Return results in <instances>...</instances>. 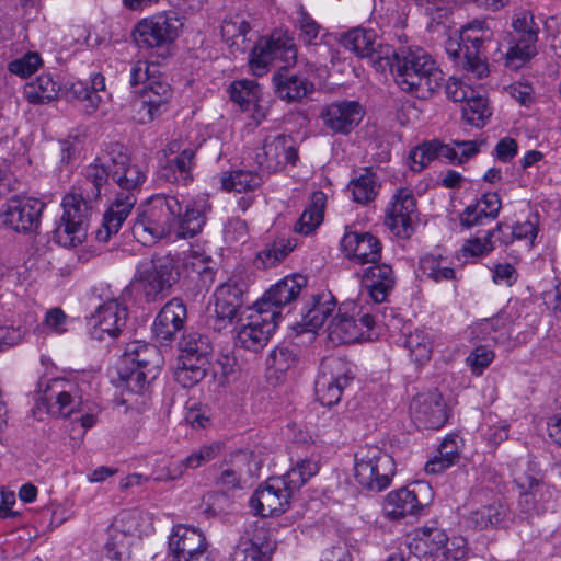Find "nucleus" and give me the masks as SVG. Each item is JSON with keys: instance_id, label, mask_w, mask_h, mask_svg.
Returning <instances> with one entry per match:
<instances>
[{"instance_id": "c85d7f7f", "label": "nucleus", "mask_w": 561, "mask_h": 561, "mask_svg": "<svg viewBox=\"0 0 561 561\" xmlns=\"http://www.w3.org/2000/svg\"><path fill=\"white\" fill-rule=\"evenodd\" d=\"M245 284L228 280L217 287L215 297V313L219 322L230 323L244 304Z\"/></svg>"}, {"instance_id": "69168bd1", "label": "nucleus", "mask_w": 561, "mask_h": 561, "mask_svg": "<svg viewBox=\"0 0 561 561\" xmlns=\"http://www.w3.org/2000/svg\"><path fill=\"white\" fill-rule=\"evenodd\" d=\"M157 66L149 64L146 60H137L130 65L129 83L136 88L140 84L148 85L151 78L156 77Z\"/></svg>"}, {"instance_id": "6e6552de", "label": "nucleus", "mask_w": 561, "mask_h": 561, "mask_svg": "<svg viewBox=\"0 0 561 561\" xmlns=\"http://www.w3.org/2000/svg\"><path fill=\"white\" fill-rule=\"evenodd\" d=\"M182 22L175 12H162L137 22L131 32L134 43L140 49L161 50L159 56L167 58L170 46L179 36Z\"/></svg>"}, {"instance_id": "680f3d73", "label": "nucleus", "mask_w": 561, "mask_h": 561, "mask_svg": "<svg viewBox=\"0 0 561 561\" xmlns=\"http://www.w3.org/2000/svg\"><path fill=\"white\" fill-rule=\"evenodd\" d=\"M221 451L219 443H211L203 445L198 449L192 451L184 460L183 463L186 469H196L210 460L215 459Z\"/></svg>"}, {"instance_id": "de8ad7c7", "label": "nucleus", "mask_w": 561, "mask_h": 561, "mask_svg": "<svg viewBox=\"0 0 561 561\" xmlns=\"http://www.w3.org/2000/svg\"><path fill=\"white\" fill-rule=\"evenodd\" d=\"M208 365L209 363L182 358V365L175 369L174 378L183 388H192L205 378Z\"/></svg>"}, {"instance_id": "7ed1b4c3", "label": "nucleus", "mask_w": 561, "mask_h": 561, "mask_svg": "<svg viewBox=\"0 0 561 561\" xmlns=\"http://www.w3.org/2000/svg\"><path fill=\"white\" fill-rule=\"evenodd\" d=\"M111 183L117 185L115 199L104 213L102 224L95 231V239L107 242L116 234L137 203V193L140 192L147 175L130 157L123 151L119 145L110 149Z\"/></svg>"}, {"instance_id": "c756f323", "label": "nucleus", "mask_w": 561, "mask_h": 561, "mask_svg": "<svg viewBox=\"0 0 561 561\" xmlns=\"http://www.w3.org/2000/svg\"><path fill=\"white\" fill-rule=\"evenodd\" d=\"M362 283L371 300L381 304L394 288V272L389 264L378 262L364 270Z\"/></svg>"}, {"instance_id": "39448f33", "label": "nucleus", "mask_w": 561, "mask_h": 561, "mask_svg": "<svg viewBox=\"0 0 561 561\" xmlns=\"http://www.w3.org/2000/svg\"><path fill=\"white\" fill-rule=\"evenodd\" d=\"M394 318L393 310H386L371 314L358 308L355 301L344 302L339 309V313L328 325V336L333 343H354L366 339L376 323L390 325L388 318Z\"/></svg>"}, {"instance_id": "58836bf2", "label": "nucleus", "mask_w": 561, "mask_h": 561, "mask_svg": "<svg viewBox=\"0 0 561 561\" xmlns=\"http://www.w3.org/2000/svg\"><path fill=\"white\" fill-rule=\"evenodd\" d=\"M379 187L376 173L371 169H365L364 173L351 180L347 190L355 203L365 205L375 199Z\"/></svg>"}, {"instance_id": "72a5a7b5", "label": "nucleus", "mask_w": 561, "mask_h": 561, "mask_svg": "<svg viewBox=\"0 0 561 561\" xmlns=\"http://www.w3.org/2000/svg\"><path fill=\"white\" fill-rule=\"evenodd\" d=\"M335 301L331 294L312 295L301 309L300 325L304 331L313 332L321 328L328 317L333 312Z\"/></svg>"}, {"instance_id": "2eb2a0df", "label": "nucleus", "mask_w": 561, "mask_h": 561, "mask_svg": "<svg viewBox=\"0 0 561 561\" xmlns=\"http://www.w3.org/2000/svg\"><path fill=\"white\" fill-rule=\"evenodd\" d=\"M297 160L295 140L287 135L266 137L261 151L255 154L259 168L267 174L280 171L287 164L295 165Z\"/></svg>"}, {"instance_id": "473e14b6", "label": "nucleus", "mask_w": 561, "mask_h": 561, "mask_svg": "<svg viewBox=\"0 0 561 561\" xmlns=\"http://www.w3.org/2000/svg\"><path fill=\"white\" fill-rule=\"evenodd\" d=\"M171 256L174 260L179 279L182 275L190 278L197 276L204 286L213 282L215 272L209 265V256L198 253L197 251L175 253L171 254Z\"/></svg>"}, {"instance_id": "774afa93", "label": "nucleus", "mask_w": 561, "mask_h": 561, "mask_svg": "<svg viewBox=\"0 0 561 561\" xmlns=\"http://www.w3.org/2000/svg\"><path fill=\"white\" fill-rule=\"evenodd\" d=\"M543 490L520 492L518 501L520 510L528 516L539 515L543 513L546 510L543 504L541 503V501L543 500Z\"/></svg>"}, {"instance_id": "f03ea898", "label": "nucleus", "mask_w": 561, "mask_h": 561, "mask_svg": "<svg viewBox=\"0 0 561 561\" xmlns=\"http://www.w3.org/2000/svg\"><path fill=\"white\" fill-rule=\"evenodd\" d=\"M282 60L284 66L272 77L274 92L287 103L300 102L314 91V83L304 75L287 70L297 59L294 38L286 33H273L270 38H260L251 50L249 65L254 76L261 77L268 71L274 60Z\"/></svg>"}, {"instance_id": "f3484780", "label": "nucleus", "mask_w": 561, "mask_h": 561, "mask_svg": "<svg viewBox=\"0 0 561 561\" xmlns=\"http://www.w3.org/2000/svg\"><path fill=\"white\" fill-rule=\"evenodd\" d=\"M168 547V553L173 561L211 559L207 552L208 545L205 535L192 527L174 526L169 536Z\"/></svg>"}, {"instance_id": "412c9836", "label": "nucleus", "mask_w": 561, "mask_h": 561, "mask_svg": "<svg viewBox=\"0 0 561 561\" xmlns=\"http://www.w3.org/2000/svg\"><path fill=\"white\" fill-rule=\"evenodd\" d=\"M291 495L280 479L270 478L250 497V507L261 517L279 516L290 504Z\"/></svg>"}, {"instance_id": "1a4fd4ad", "label": "nucleus", "mask_w": 561, "mask_h": 561, "mask_svg": "<svg viewBox=\"0 0 561 561\" xmlns=\"http://www.w3.org/2000/svg\"><path fill=\"white\" fill-rule=\"evenodd\" d=\"M354 377V365L351 362L336 356L324 358L314 382L317 399L322 405L337 404L344 389L350 386Z\"/></svg>"}, {"instance_id": "ea45409f", "label": "nucleus", "mask_w": 561, "mask_h": 561, "mask_svg": "<svg viewBox=\"0 0 561 561\" xmlns=\"http://www.w3.org/2000/svg\"><path fill=\"white\" fill-rule=\"evenodd\" d=\"M58 91L59 84L49 73L38 76L35 81L24 88L27 101L33 104H44L55 100Z\"/></svg>"}, {"instance_id": "5701e85b", "label": "nucleus", "mask_w": 561, "mask_h": 561, "mask_svg": "<svg viewBox=\"0 0 561 561\" xmlns=\"http://www.w3.org/2000/svg\"><path fill=\"white\" fill-rule=\"evenodd\" d=\"M430 489L427 484L415 483L412 488L391 491L385 499V516L390 520H401L408 516L421 515L426 504L419 499V493Z\"/></svg>"}, {"instance_id": "13d9d810", "label": "nucleus", "mask_w": 561, "mask_h": 561, "mask_svg": "<svg viewBox=\"0 0 561 561\" xmlns=\"http://www.w3.org/2000/svg\"><path fill=\"white\" fill-rule=\"evenodd\" d=\"M297 25L299 27V39L306 45L314 44L321 26L318 22L305 10L304 5L297 9Z\"/></svg>"}, {"instance_id": "5fc2aeb1", "label": "nucleus", "mask_w": 561, "mask_h": 561, "mask_svg": "<svg viewBox=\"0 0 561 561\" xmlns=\"http://www.w3.org/2000/svg\"><path fill=\"white\" fill-rule=\"evenodd\" d=\"M42 65L43 60L37 51H27L20 58L10 61L8 70L20 78H27L36 72Z\"/></svg>"}, {"instance_id": "9d476101", "label": "nucleus", "mask_w": 561, "mask_h": 561, "mask_svg": "<svg viewBox=\"0 0 561 561\" xmlns=\"http://www.w3.org/2000/svg\"><path fill=\"white\" fill-rule=\"evenodd\" d=\"M174 264L171 253H168L138 268L136 280L147 302L162 299L179 282Z\"/></svg>"}, {"instance_id": "e433bc0d", "label": "nucleus", "mask_w": 561, "mask_h": 561, "mask_svg": "<svg viewBox=\"0 0 561 561\" xmlns=\"http://www.w3.org/2000/svg\"><path fill=\"white\" fill-rule=\"evenodd\" d=\"M450 153L451 151L448 146H445V144L438 140L423 142L410 151L409 164L411 170L420 172L433 160L437 158H445V156Z\"/></svg>"}, {"instance_id": "6ab92c4d", "label": "nucleus", "mask_w": 561, "mask_h": 561, "mask_svg": "<svg viewBox=\"0 0 561 561\" xmlns=\"http://www.w3.org/2000/svg\"><path fill=\"white\" fill-rule=\"evenodd\" d=\"M128 308L117 299L100 305L89 320L91 336L96 340L116 339L126 327Z\"/></svg>"}, {"instance_id": "6e6d98bb", "label": "nucleus", "mask_w": 561, "mask_h": 561, "mask_svg": "<svg viewBox=\"0 0 561 561\" xmlns=\"http://www.w3.org/2000/svg\"><path fill=\"white\" fill-rule=\"evenodd\" d=\"M68 316L60 307H54L49 309L37 327L36 331L38 334L55 333L64 334L67 331Z\"/></svg>"}, {"instance_id": "8fccbe9b", "label": "nucleus", "mask_w": 561, "mask_h": 561, "mask_svg": "<svg viewBox=\"0 0 561 561\" xmlns=\"http://www.w3.org/2000/svg\"><path fill=\"white\" fill-rule=\"evenodd\" d=\"M405 347L409 350L412 360L416 364L428 360L432 354V342L423 331L415 330L409 334L405 339Z\"/></svg>"}, {"instance_id": "79ce46f5", "label": "nucleus", "mask_w": 561, "mask_h": 561, "mask_svg": "<svg viewBox=\"0 0 561 561\" xmlns=\"http://www.w3.org/2000/svg\"><path fill=\"white\" fill-rule=\"evenodd\" d=\"M296 247L289 239H278L266 244L254 260L257 268H271L282 262Z\"/></svg>"}, {"instance_id": "dca6fc26", "label": "nucleus", "mask_w": 561, "mask_h": 561, "mask_svg": "<svg viewBox=\"0 0 561 561\" xmlns=\"http://www.w3.org/2000/svg\"><path fill=\"white\" fill-rule=\"evenodd\" d=\"M364 106L355 100H339L322 107L320 118L323 126L333 134L348 135L363 121Z\"/></svg>"}, {"instance_id": "0e129e2a", "label": "nucleus", "mask_w": 561, "mask_h": 561, "mask_svg": "<svg viewBox=\"0 0 561 561\" xmlns=\"http://www.w3.org/2000/svg\"><path fill=\"white\" fill-rule=\"evenodd\" d=\"M493 359V351L484 345H480L471 351V353L466 358V363L470 367L472 374L480 376Z\"/></svg>"}, {"instance_id": "20e7f679", "label": "nucleus", "mask_w": 561, "mask_h": 561, "mask_svg": "<svg viewBox=\"0 0 561 561\" xmlns=\"http://www.w3.org/2000/svg\"><path fill=\"white\" fill-rule=\"evenodd\" d=\"M392 56L394 79L402 91L425 100L442 87L444 73L422 47H401Z\"/></svg>"}, {"instance_id": "864d4df0", "label": "nucleus", "mask_w": 561, "mask_h": 561, "mask_svg": "<svg viewBox=\"0 0 561 561\" xmlns=\"http://www.w3.org/2000/svg\"><path fill=\"white\" fill-rule=\"evenodd\" d=\"M483 141L476 140H451L450 144H445L448 146L451 153L445 156V159L453 164H462L479 152V146L482 145Z\"/></svg>"}, {"instance_id": "f257e3e1", "label": "nucleus", "mask_w": 561, "mask_h": 561, "mask_svg": "<svg viewBox=\"0 0 561 561\" xmlns=\"http://www.w3.org/2000/svg\"><path fill=\"white\" fill-rule=\"evenodd\" d=\"M210 210L205 197L192 199L183 207L176 196L154 194L138 206L131 233L144 245L164 238H194L202 232Z\"/></svg>"}, {"instance_id": "a19ab883", "label": "nucleus", "mask_w": 561, "mask_h": 561, "mask_svg": "<svg viewBox=\"0 0 561 561\" xmlns=\"http://www.w3.org/2000/svg\"><path fill=\"white\" fill-rule=\"evenodd\" d=\"M341 44L356 56L365 58L376 47V35L373 31L356 27L342 35Z\"/></svg>"}, {"instance_id": "b1692460", "label": "nucleus", "mask_w": 561, "mask_h": 561, "mask_svg": "<svg viewBox=\"0 0 561 561\" xmlns=\"http://www.w3.org/2000/svg\"><path fill=\"white\" fill-rule=\"evenodd\" d=\"M186 320L187 309L184 301L178 297L170 299L152 323L154 339L164 345L172 343L178 333L184 329Z\"/></svg>"}, {"instance_id": "bf43d9fd", "label": "nucleus", "mask_w": 561, "mask_h": 561, "mask_svg": "<svg viewBox=\"0 0 561 561\" xmlns=\"http://www.w3.org/2000/svg\"><path fill=\"white\" fill-rule=\"evenodd\" d=\"M272 547L268 542H260V538H253L241 542L237 553L243 554L242 561H268Z\"/></svg>"}, {"instance_id": "a211bd4d", "label": "nucleus", "mask_w": 561, "mask_h": 561, "mask_svg": "<svg viewBox=\"0 0 561 561\" xmlns=\"http://www.w3.org/2000/svg\"><path fill=\"white\" fill-rule=\"evenodd\" d=\"M275 316V311H262L255 306L253 313L249 316V321L238 331L237 344L253 352L262 350L278 325Z\"/></svg>"}, {"instance_id": "338daca9", "label": "nucleus", "mask_w": 561, "mask_h": 561, "mask_svg": "<svg viewBox=\"0 0 561 561\" xmlns=\"http://www.w3.org/2000/svg\"><path fill=\"white\" fill-rule=\"evenodd\" d=\"M463 538L449 539L445 546H438V549H430V553L436 557L442 556L443 561H459L466 556Z\"/></svg>"}, {"instance_id": "e2e57ef3", "label": "nucleus", "mask_w": 561, "mask_h": 561, "mask_svg": "<svg viewBox=\"0 0 561 561\" xmlns=\"http://www.w3.org/2000/svg\"><path fill=\"white\" fill-rule=\"evenodd\" d=\"M502 224H497L492 230H488L482 237H476L468 242L466 251L473 256H480L490 253L494 250L493 237L496 232H501Z\"/></svg>"}, {"instance_id": "a878e982", "label": "nucleus", "mask_w": 561, "mask_h": 561, "mask_svg": "<svg viewBox=\"0 0 561 561\" xmlns=\"http://www.w3.org/2000/svg\"><path fill=\"white\" fill-rule=\"evenodd\" d=\"M381 243L370 232L346 231L341 240L345 257L356 264H375L381 259Z\"/></svg>"}, {"instance_id": "4468645a", "label": "nucleus", "mask_w": 561, "mask_h": 561, "mask_svg": "<svg viewBox=\"0 0 561 561\" xmlns=\"http://www.w3.org/2000/svg\"><path fill=\"white\" fill-rule=\"evenodd\" d=\"M39 383L38 397L36 398V408L53 416H70L76 407L83 402L82 393L72 396L70 388L72 385L64 379L47 380L45 388Z\"/></svg>"}, {"instance_id": "2f4dec72", "label": "nucleus", "mask_w": 561, "mask_h": 561, "mask_svg": "<svg viewBox=\"0 0 561 561\" xmlns=\"http://www.w3.org/2000/svg\"><path fill=\"white\" fill-rule=\"evenodd\" d=\"M501 198L497 193H485L474 204L465 208L460 214V224L465 228L482 226L493 221L500 213Z\"/></svg>"}, {"instance_id": "ddd939ff", "label": "nucleus", "mask_w": 561, "mask_h": 561, "mask_svg": "<svg viewBox=\"0 0 561 561\" xmlns=\"http://www.w3.org/2000/svg\"><path fill=\"white\" fill-rule=\"evenodd\" d=\"M416 219V199L413 192L407 187L398 188L386 208V226L398 238L407 239L414 232Z\"/></svg>"}, {"instance_id": "9b49d317", "label": "nucleus", "mask_w": 561, "mask_h": 561, "mask_svg": "<svg viewBox=\"0 0 561 561\" xmlns=\"http://www.w3.org/2000/svg\"><path fill=\"white\" fill-rule=\"evenodd\" d=\"M492 32L485 21L474 20L462 27L460 39L465 47L462 69L477 79L488 76L485 43L491 42Z\"/></svg>"}, {"instance_id": "cd10ccee", "label": "nucleus", "mask_w": 561, "mask_h": 561, "mask_svg": "<svg viewBox=\"0 0 561 561\" xmlns=\"http://www.w3.org/2000/svg\"><path fill=\"white\" fill-rule=\"evenodd\" d=\"M110 151L98 157L84 168L79 190L88 199L98 201L111 185Z\"/></svg>"}, {"instance_id": "3c124183", "label": "nucleus", "mask_w": 561, "mask_h": 561, "mask_svg": "<svg viewBox=\"0 0 561 561\" xmlns=\"http://www.w3.org/2000/svg\"><path fill=\"white\" fill-rule=\"evenodd\" d=\"M466 104L462 107V118L466 121L469 125L474 127H482L485 124V121L491 115V112L489 111L486 100L477 96V98H469L466 100Z\"/></svg>"}, {"instance_id": "0eeeda50", "label": "nucleus", "mask_w": 561, "mask_h": 561, "mask_svg": "<svg viewBox=\"0 0 561 561\" xmlns=\"http://www.w3.org/2000/svg\"><path fill=\"white\" fill-rule=\"evenodd\" d=\"M92 202L80 193H69L64 197V213L53 231L54 240L58 244L72 248L85 240L93 214Z\"/></svg>"}, {"instance_id": "f704fd0d", "label": "nucleus", "mask_w": 561, "mask_h": 561, "mask_svg": "<svg viewBox=\"0 0 561 561\" xmlns=\"http://www.w3.org/2000/svg\"><path fill=\"white\" fill-rule=\"evenodd\" d=\"M459 458L458 437L447 436L437 448L436 455L426 462L425 471L432 474L442 473L457 463Z\"/></svg>"}, {"instance_id": "c03bdc74", "label": "nucleus", "mask_w": 561, "mask_h": 561, "mask_svg": "<svg viewBox=\"0 0 561 561\" xmlns=\"http://www.w3.org/2000/svg\"><path fill=\"white\" fill-rule=\"evenodd\" d=\"M230 99L237 103L242 111L251 110L254 102H260L262 89L254 80H238L229 88Z\"/></svg>"}, {"instance_id": "423d86ee", "label": "nucleus", "mask_w": 561, "mask_h": 561, "mask_svg": "<svg viewBox=\"0 0 561 561\" xmlns=\"http://www.w3.org/2000/svg\"><path fill=\"white\" fill-rule=\"evenodd\" d=\"M396 462L391 455L377 445L360 446L354 455V478L365 490H386L394 474Z\"/></svg>"}, {"instance_id": "393cba45", "label": "nucleus", "mask_w": 561, "mask_h": 561, "mask_svg": "<svg viewBox=\"0 0 561 561\" xmlns=\"http://www.w3.org/2000/svg\"><path fill=\"white\" fill-rule=\"evenodd\" d=\"M140 92V100L135 103V106L138 107V121L142 124L161 115L173 94L171 85L161 75L151 78L148 85L142 87Z\"/></svg>"}, {"instance_id": "052dcab7", "label": "nucleus", "mask_w": 561, "mask_h": 561, "mask_svg": "<svg viewBox=\"0 0 561 561\" xmlns=\"http://www.w3.org/2000/svg\"><path fill=\"white\" fill-rule=\"evenodd\" d=\"M134 537L110 527V538L105 543L106 557L112 560H122L128 552Z\"/></svg>"}, {"instance_id": "603ef678", "label": "nucleus", "mask_w": 561, "mask_h": 561, "mask_svg": "<svg viewBox=\"0 0 561 561\" xmlns=\"http://www.w3.org/2000/svg\"><path fill=\"white\" fill-rule=\"evenodd\" d=\"M251 26L240 15L226 16L221 24V34L229 41H232V45L238 44V39L241 38V43H244L249 38L247 35L250 33Z\"/></svg>"}, {"instance_id": "4c0bfd02", "label": "nucleus", "mask_w": 561, "mask_h": 561, "mask_svg": "<svg viewBox=\"0 0 561 561\" xmlns=\"http://www.w3.org/2000/svg\"><path fill=\"white\" fill-rule=\"evenodd\" d=\"M324 193L317 191L311 195L310 204L304 210L295 225V231L308 236L312 233L323 220L325 205Z\"/></svg>"}, {"instance_id": "7c9ffc66", "label": "nucleus", "mask_w": 561, "mask_h": 561, "mask_svg": "<svg viewBox=\"0 0 561 561\" xmlns=\"http://www.w3.org/2000/svg\"><path fill=\"white\" fill-rule=\"evenodd\" d=\"M122 363L142 369L149 378H157L164 360L156 345L133 342L127 345Z\"/></svg>"}, {"instance_id": "49530a36", "label": "nucleus", "mask_w": 561, "mask_h": 561, "mask_svg": "<svg viewBox=\"0 0 561 561\" xmlns=\"http://www.w3.org/2000/svg\"><path fill=\"white\" fill-rule=\"evenodd\" d=\"M263 182V176L249 170H234L222 176L221 185L226 191L238 193L253 191Z\"/></svg>"}, {"instance_id": "c9c22d12", "label": "nucleus", "mask_w": 561, "mask_h": 561, "mask_svg": "<svg viewBox=\"0 0 561 561\" xmlns=\"http://www.w3.org/2000/svg\"><path fill=\"white\" fill-rule=\"evenodd\" d=\"M179 346L182 358L209 363L208 356L213 352V345L208 335L196 331L186 332L183 334Z\"/></svg>"}, {"instance_id": "bb28decb", "label": "nucleus", "mask_w": 561, "mask_h": 561, "mask_svg": "<svg viewBox=\"0 0 561 561\" xmlns=\"http://www.w3.org/2000/svg\"><path fill=\"white\" fill-rule=\"evenodd\" d=\"M175 149L179 153L172 158H168L161 164L158 174L161 180L171 184L186 186L193 181V169L196 165V150L187 147L180 150V146L173 142L170 146V151L174 152Z\"/></svg>"}, {"instance_id": "f8f14e48", "label": "nucleus", "mask_w": 561, "mask_h": 561, "mask_svg": "<svg viewBox=\"0 0 561 561\" xmlns=\"http://www.w3.org/2000/svg\"><path fill=\"white\" fill-rule=\"evenodd\" d=\"M44 208L45 203L38 198L14 195L2 206L3 222L16 232H33L39 226Z\"/></svg>"}, {"instance_id": "4be33fe9", "label": "nucleus", "mask_w": 561, "mask_h": 561, "mask_svg": "<svg viewBox=\"0 0 561 561\" xmlns=\"http://www.w3.org/2000/svg\"><path fill=\"white\" fill-rule=\"evenodd\" d=\"M307 286V277L301 274L286 276L272 285L255 304L257 308L268 311H275V320L282 319V310L296 301L301 290Z\"/></svg>"}, {"instance_id": "a18cd8bd", "label": "nucleus", "mask_w": 561, "mask_h": 561, "mask_svg": "<svg viewBox=\"0 0 561 561\" xmlns=\"http://www.w3.org/2000/svg\"><path fill=\"white\" fill-rule=\"evenodd\" d=\"M147 374L129 364H123L118 369L117 387L131 393H141L156 379L149 378Z\"/></svg>"}, {"instance_id": "37998d69", "label": "nucleus", "mask_w": 561, "mask_h": 561, "mask_svg": "<svg viewBox=\"0 0 561 561\" xmlns=\"http://www.w3.org/2000/svg\"><path fill=\"white\" fill-rule=\"evenodd\" d=\"M507 511L501 503H492L472 511L467 517L469 526L484 529L500 525L506 517Z\"/></svg>"}, {"instance_id": "4d7b16f0", "label": "nucleus", "mask_w": 561, "mask_h": 561, "mask_svg": "<svg viewBox=\"0 0 561 561\" xmlns=\"http://www.w3.org/2000/svg\"><path fill=\"white\" fill-rule=\"evenodd\" d=\"M512 26L518 34L517 38L528 39V43L537 42L539 27L529 11L523 10L517 12L513 19Z\"/></svg>"}, {"instance_id": "09e8293b", "label": "nucleus", "mask_w": 561, "mask_h": 561, "mask_svg": "<svg viewBox=\"0 0 561 561\" xmlns=\"http://www.w3.org/2000/svg\"><path fill=\"white\" fill-rule=\"evenodd\" d=\"M536 43L528 39L516 38V43L505 54V66L517 70L536 55Z\"/></svg>"}, {"instance_id": "aec40b11", "label": "nucleus", "mask_w": 561, "mask_h": 561, "mask_svg": "<svg viewBox=\"0 0 561 561\" xmlns=\"http://www.w3.org/2000/svg\"><path fill=\"white\" fill-rule=\"evenodd\" d=\"M409 409L412 421L419 428L438 430L447 421L446 403L436 389L417 393Z\"/></svg>"}]
</instances>
